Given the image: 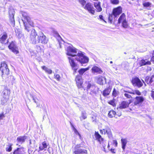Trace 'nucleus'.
<instances>
[{
  "label": "nucleus",
  "instance_id": "obj_1",
  "mask_svg": "<svg viewBox=\"0 0 154 154\" xmlns=\"http://www.w3.org/2000/svg\"><path fill=\"white\" fill-rule=\"evenodd\" d=\"M29 32L30 33V41L33 44L41 43L42 44H46L48 41V39L42 33L39 35H38L34 29H32Z\"/></svg>",
  "mask_w": 154,
  "mask_h": 154
},
{
  "label": "nucleus",
  "instance_id": "obj_2",
  "mask_svg": "<svg viewBox=\"0 0 154 154\" xmlns=\"http://www.w3.org/2000/svg\"><path fill=\"white\" fill-rule=\"evenodd\" d=\"M22 15L24 17V19H22V20L25 29L27 32H29L31 30V29H32L29 26H32L33 23L31 21L30 18L27 13L25 12H23Z\"/></svg>",
  "mask_w": 154,
  "mask_h": 154
},
{
  "label": "nucleus",
  "instance_id": "obj_3",
  "mask_svg": "<svg viewBox=\"0 0 154 154\" xmlns=\"http://www.w3.org/2000/svg\"><path fill=\"white\" fill-rule=\"evenodd\" d=\"M84 53L80 51L77 54V57L75 59L79 61L82 66H85L84 64L88 63L89 61V58L84 55Z\"/></svg>",
  "mask_w": 154,
  "mask_h": 154
},
{
  "label": "nucleus",
  "instance_id": "obj_4",
  "mask_svg": "<svg viewBox=\"0 0 154 154\" xmlns=\"http://www.w3.org/2000/svg\"><path fill=\"white\" fill-rule=\"evenodd\" d=\"M122 9L120 7L114 8L112 11V13L109 15L108 17V22L109 23H112L113 20V16L115 19L122 12Z\"/></svg>",
  "mask_w": 154,
  "mask_h": 154
},
{
  "label": "nucleus",
  "instance_id": "obj_5",
  "mask_svg": "<svg viewBox=\"0 0 154 154\" xmlns=\"http://www.w3.org/2000/svg\"><path fill=\"white\" fill-rule=\"evenodd\" d=\"M9 74V70L7 65L5 62H2L0 66V75H8Z\"/></svg>",
  "mask_w": 154,
  "mask_h": 154
},
{
  "label": "nucleus",
  "instance_id": "obj_6",
  "mask_svg": "<svg viewBox=\"0 0 154 154\" xmlns=\"http://www.w3.org/2000/svg\"><path fill=\"white\" fill-rule=\"evenodd\" d=\"M77 49L71 45L68 46L66 49L67 55L71 57H74L77 56L75 54L77 53Z\"/></svg>",
  "mask_w": 154,
  "mask_h": 154
},
{
  "label": "nucleus",
  "instance_id": "obj_7",
  "mask_svg": "<svg viewBox=\"0 0 154 154\" xmlns=\"http://www.w3.org/2000/svg\"><path fill=\"white\" fill-rule=\"evenodd\" d=\"M122 22V26L124 28H127L128 25L126 20L125 15L124 13H123L120 16L118 20L119 23H120Z\"/></svg>",
  "mask_w": 154,
  "mask_h": 154
},
{
  "label": "nucleus",
  "instance_id": "obj_8",
  "mask_svg": "<svg viewBox=\"0 0 154 154\" xmlns=\"http://www.w3.org/2000/svg\"><path fill=\"white\" fill-rule=\"evenodd\" d=\"M8 47L9 49L14 54H17L19 53L18 48L15 42L12 41L11 43H10Z\"/></svg>",
  "mask_w": 154,
  "mask_h": 154
},
{
  "label": "nucleus",
  "instance_id": "obj_9",
  "mask_svg": "<svg viewBox=\"0 0 154 154\" xmlns=\"http://www.w3.org/2000/svg\"><path fill=\"white\" fill-rule=\"evenodd\" d=\"M84 8L92 14H94L95 13L94 8L93 4L90 3H87L85 5Z\"/></svg>",
  "mask_w": 154,
  "mask_h": 154
},
{
  "label": "nucleus",
  "instance_id": "obj_10",
  "mask_svg": "<svg viewBox=\"0 0 154 154\" xmlns=\"http://www.w3.org/2000/svg\"><path fill=\"white\" fill-rule=\"evenodd\" d=\"M132 83L134 86H136L139 88L143 85L142 83L138 78L135 77L132 80Z\"/></svg>",
  "mask_w": 154,
  "mask_h": 154
},
{
  "label": "nucleus",
  "instance_id": "obj_11",
  "mask_svg": "<svg viewBox=\"0 0 154 154\" xmlns=\"http://www.w3.org/2000/svg\"><path fill=\"white\" fill-rule=\"evenodd\" d=\"M97 83L100 85H103L106 83V79L105 77L101 75H98L95 78Z\"/></svg>",
  "mask_w": 154,
  "mask_h": 154
},
{
  "label": "nucleus",
  "instance_id": "obj_12",
  "mask_svg": "<svg viewBox=\"0 0 154 154\" xmlns=\"http://www.w3.org/2000/svg\"><path fill=\"white\" fill-rule=\"evenodd\" d=\"M94 136L96 140H97L100 144H102L103 146L104 147L106 146L105 143H104L105 141L103 138L99 134L98 132H95Z\"/></svg>",
  "mask_w": 154,
  "mask_h": 154
},
{
  "label": "nucleus",
  "instance_id": "obj_13",
  "mask_svg": "<svg viewBox=\"0 0 154 154\" xmlns=\"http://www.w3.org/2000/svg\"><path fill=\"white\" fill-rule=\"evenodd\" d=\"M68 58L69 60L70 65L72 69L75 72H76L78 69V67L77 66V64L74 61V59L70 57H68Z\"/></svg>",
  "mask_w": 154,
  "mask_h": 154
},
{
  "label": "nucleus",
  "instance_id": "obj_14",
  "mask_svg": "<svg viewBox=\"0 0 154 154\" xmlns=\"http://www.w3.org/2000/svg\"><path fill=\"white\" fill-rule=\"evenodd\" d=\"M77 85L79 88H80L82 87L83 83L82 79L81 76L79 75H77L75 79Z\"/></svg>",
  "mask_w": 154,
  "mask_h": 154
},
{
  "label": "nucleus",
  "instance_id": "obj_15",
  "mask_svg": "<svg viewBox=\"0 0 154 154\" xmlns=\"http://www.w3.org/2000/svg\"><path fill=\"white\" fill-rule=\"evenodd\" d=\"M144 98L142 96H137L134 99V103L135 105H139L144 100Z\"/></svg>",
  "mask_w": 154,
  "mask_h": 154
},
{
  "label": "nucleus",
  "instance_id": "obj_16",
  "mask_svg": "<svg viewBox=\"0 0 154 154\" xmlns=\"http://www.w3.org/2000/svg\"><path fill=\"white\" fill-rule=\"evenodd\" d=\"M27 136L26 135L18 137L17 139V141L19 144H21L25 142Z\"/></svg>",
  "mask_w": 154,
  "mask_h": 154
},
{
  "label": "nucleus",
  "instance_id": "obj_17",
  "mask_svg": "<svg viewBox=\"0 0 154 154\" xmlns=\"http://www.w3.org/2000/svg\"><path fill=\"white\" fill-rule=\"evenodd\" d=\"M8 37L7 33L6 32L3 33V35L1 38H0V41L3 44H6L8 43V40L6 41Z\"/></svg>",
  "mask_w": 154,
  "mask_h": 154
},
{
  "label": "nucleus",
  "instance_id": "obj_18",
  "mask_svg": "<svg viewBox=\"0 0 154 154\" xmlns=\"http://www.w3.org/2000/svg\"><path fill=\"white\" fill-rule=\"evenodd\" d=\"M25 153L24 148L23 147L17 148L13 152V154H24Z\"/></svg>",
  "mask_w": 154,
  "mask_h": 154
},
{
  "label": "nucleus",
  "instance_id": "obj_19",
  "mask_svg": "<svg viewBox=\"0 0 154 154\" xmlns=\"http://www.w3.org/2000/svg\"><path fill=\"white\" fill-rule=\"evenodd\" d=\"M74 153L75 154H86L87 153V150L84 149H75Z\"/></svg>",
  "mask_w": 154,
  "mask_h": 154
},
{
  "label": "nucleus",
  "instance_id": "obj_20",
  "mask_svg": "<svg viewBox=\"0 0 154 154\" xmlns=\"http://www.w3.org/2000/svg\"><path fill=\"white\" fill-rule=\"evenodd\" d=\"M92 72L94 73H98L99 74H102L103 72L102 70L97 66H93L92 68Z\"/></svg>",
  "mask_w": 154,
  "mask_h": 154
},
{
  "label": "nucleus",
  "instance_id": "obj_21",
  "mask_svg": "<svg viewBox=\"0 0 154 154\" xmlns=\"http://www.w3.org/2000/svg\"><path fill=\"white\" fill-rule=\"evenodd\" d=\"M47 145L46 142L44 141L43 142L42 144H40L39 145V151H42L43 150H46V149L47 148Z\"/></svg>",
  "mask_w": 154,
  "mask_h": 154
},
{
  "label": "nucleus",
  "instance_id": "obj_22",
  "mask_svg": "<svg viewBox=\"0 0 154 154\" xmlns=\"http://www.w3.org/2000/svg\"><path fill=\"white\" fill-rule=\"evenodd\" d=\"M121 141L122 143V147L123 150L125 151L128 141L126 138H122Z\"/></svg>",
  "mask_w": 154,
  "mask_h": 154
},
{
  "label": "nucleus",
  "instance_id": "obj_23",
  "mask_svg": "<svg viewBox=\"0 0 154 154\" xmlns=\"http://www.w3.org/2000/svg\"><path fill=\"white\" fill-rule=\"evenodd\" d=\"M129 104L128 102L125 101H123L119 105V109H125L128 106Z\"/></svg>",
  "mask_w": 154,
  "mask_h": 154
},
{
  "label": "nucleus",
  "instance_id": "obj_24",
  "mask_svg": "<svg viewBox=\"0 0 154 154\" xmlns=\"http://www.w3.org/2000/svg\"><path fill=\"white\" fill-rule=\"evenodd\" d=\"M100 3L99 2H95L94 3V5L96 8L97 12H101L102 11V8L100 5Z\"/></svg>",
  "mask_w": 154,
  "mask_h": 154
},
{
  "label": "nucleus",
  "instance_id": "obj_25",
  "mask_svg": "<svg viewBox=\"0 0 154 154\" xmlns=\"http://www.w3.org/2000/svg\"><path fill=\"white\" fill-rule=\"evenodd\" d=\"M138 63L140 66H142L146 65H150L151 62L149 61H146L145 60L142 59Z\"/></svg>",
  "mask_w": 154,
  "mask_h": 154
},
{
  "label": "nucleus",
  "instance_id": "obj_26",
  "mask_svg": "<svg viewBox=\"0 0 154 154\" xmlns=\"http://www.w3.org/2000/svg\"><path fill=\"white\" fill-rule=\"evenodd\" d=\"M111 91V88L109 87L106 88L103 92V94L104 96H106L108 95Z\"/></svg>",
  "mask_w": 154,
  "mask_h": 154
},
{
  "label": "nucleus",
  "instance_id": "obj_27",
  "mask_svg": "<svg viewBox=\"0 0 154 154\" xmlns=\"http://www.w3.org/2000/svg\"><path fill=\"white\" fill-rule=\"evenodd\" d=\"M13 144L11 143H8L6 146L5 149L7 152H10L12 150Z\"/></svg>",
  "mask_w": 154,
  "mask_h": 154
},
{
  "label": "nucleus",
  "instance_id": "obj_28",
  "mask_svg": "<svg viewBox=\"0 0 154 154\" xmlns=\"http://www.w3.org/2000/svg\"><path fill=\"white\" fill-rule=\"evenodd\" d=\"M105 129V132L108 135L109 137H112V132L111 129L108 127L106 128Z\"/></svg>",
  "mask_w": 154,
  "mask_h": 154
},
{
  "label": "nucleus",
  "instance_id": "obj_29",
  "mask_svg": "<svg viewBox=\"0 0 154 154\" xmlns=\"http://www.w3.org/2000/svg\"><path fill=\"white\" fill-rule=\"evenodd\" d=\"M42 68L48 74H51L52 72V71L51 70L48 69L45 66H42Z\"/></svg>",
  "mask_w": 154,
  "mask_h": 154
},
{
  "label": "nucleus",
  "instance_id": "obj_30",
  "mask_svg": "<svg viewBox=\"0 0 154 154\" xmlns=\"http://www.w3.org/2000/svg\"><path fill=\"white\" fill-rule=\"evenodd\" d=\"M89 69V67H87L85 68H81L79 70L78 72L80 75H82L85 72L88 70Z\"/></svg>",
  "mask_w": 154,
  "mask_h": 154
},
{
  "label": "nucleus",
  "instance_id": "obj_31",
  "mask_svg": "<svg viewBox=\"0 0 154 154\" xmlns=\"http://www.w3.org/2000/svg\"><path fill=\"white\" fill-rule=\"evenodd\" d=\"M10 94V91L8 90H5L4 91L3 94L6 97H5L8 99H9V95Z\"/></svg>",
  "mask_w": 154,
  "mask_h": 154
},
{
  "label": "nucleus",
  "instance_id": "obj_32",
  "mask_svg": "<svg viewBox=\"0 0 154 154\" xmlns=\"http://www.w3.org/2000/svg\"><path fill=\"white\" fill-rule=\"evenodd\" d=\"M116 114V112L113 110H111L109 112L108 116L110 118H112L115 116Z\"/></svg>",
  "mask_w": 154,
  "mask_h": 154
},
{
  "label": "nucleus",
  "instance_id": "obj_33",
  "mask_svg": "<svg viewBox=\"0 0 154 154\" xmlns=\"http://www.w3.org/2000/svg\"><path fill=\"white\" fill-rule=\"evenodd\" d=\"M52 32L54 34V35L55 37H57L58 38H61L60 35H59L57 31H56L55 29H53Z\"/></svg>",
  "mask_w": 154,
  "mask_h": 154
},
{
  "label": "nucleus",
  "instance_id": "obj_34",
  "mask_svg": "<svg viewBox=\"0 0 154 154\" xmlns=\"http://www.w3.org/2000/svg\"><path fill=\"white\" fill-rule=\"evenodd\" d=\"M143 5L145 7H149L151 6V3L149 2H145L143 3Z\"/></svg>",
  "mask_w": 154,
  "mask_h": 154
},
{
  "label": "nucleus",
  "instance_id": "obj_35",
  "mask_svg": "<svg viewBox=\"0 0 154 154\" xmlns=\"http://www.w3.org/2000/svg\"><path fill=\"white\" fill-rule=\"evenodd\" d=\"M73 131H74L75 134L76 135H79V138L80 139H81V134L78 132V131L75 128H74L73 130Z\"/></svg>",
  "mask_w": 154,
  "mask_h": 154
},
{
  "label": "nucleus",
  "instance_id": "obj_36",
  "mask_svg": "<svg viewBox=\"0 0 154 154\" xmlns=\"http://www.w3.org/2000/svg\"><path fill=\"white\" fill-rule=\"evenodd\" d=\"M14 9H10L9 11V16L11 15V16L13 17V15H14Z\"/></svg>",
  "mask_w": 154,
  "mask_h": 154
},
{
  "label": "nucleus",
  "instance_id": "obj_37",
  "mask_svg": "<svg viewBox=\"0 0 154 154\" xmlns=\"http://www.w3.org/2000/svg\"><path fill=\"white\" fill-rule=\"evenodd\" d=\"M111 3L113 4H118L119 3V0H110Z\"/></svg>",
  "mask_w": 154,
  "mask_h": 154
},
{
  "label": "nucleus",
  "instance_id": "obj_38",
  "mask_svg": "<svg viewBox=\"0 0 154 154\" xmlns=\"http://www.w3.org/2000/svg\"><path fill=\"white\" fill-rule=\"evenodd\" d=\"M82 117L83 118V119H85L87 118L86 113L85 112H82Z\"/></svg>",
  "mask_w": 154,
  "mask_h": 154
},
{
  "label": "nucleus",
  "instance_id": "obj_39",
  "mask_svg": "<svg viewBox=\"0 0 154 154\" xmlns=\"http://www.w3.org/2000/svg\"><path fill=\"white\" fill-rule=\"evenodd\" d=\"M93 87V85L90 83H88L87 87V90H89L90 88Z\"/></svg>",
  "mask_w": 154,
  "mask_h": 154
},
{
  "label": "nucleus",
  "instance_id": "obj_40",
  "mask_svg": "<svg viewBox=\"0 0 154 154\" xmlns=\"http://www.w3.org/2000/svg\"><path fill=\"white\" fill-rule=\"evenodd\" d=\"M136 94L137 95H140L141 93L138 90H134V94Z\"/></svg>",
  "mask_w": 154,
  "mask_h": 154
},
{
  "label": "nucleus",
  "instance_id": "obj_41",
  "mask_svg": "<svg viewBox=\"0 0 154 154\" xmlns=\"http://www.w3.org/2000/svg\"><path fill=\"white\" fill-rule=\"evenodd\" d=\"M117 94V92L116 90L114 88L112 92V95L115 97H116Z\"/></svg>",
  "mask_w": 154,
  "mask_h": 154
},
{
  "label": "nucleus",
  "instance_id": "obj_42",
  "mask_svg": "<svg viewBox=\"0 0 154 154\" xmlns=\"http://www.w3.org/2000/svg\"><path fill=\"white\" fill-rule=\"evenodd\" d=\"M79 2L83 6H84L86 3L85 0H79Z\"/></svg>",
  "mask_w": 154,
  "mask_h": 154
},
{
  "label": "nucleus",
  "instance_id": "obj_43",
  "mask_svg": "<svg viewBox=\"0 0 154 154\" xmlns=\"http://www.w3.org/2000/svg\"><path fill=\"white\" fill-rule=\"evenodd\" d=\"M124 95L127 98L130 99L132 98L131 96L128 94L125 93L124 94Z\"/></svg>",
  "mask_w": 154,
  "mask_h": 154
},
{
  "label": "nucleus",
  "instance_id": "obj_44",
  "mask_svg": "<svg viewBox=\"0 0 154 154\" xmlns=\"http://www.w3.org/2000/svg\"><path fill=\"white\" fill-rule=\"evenodd\" d=\"M109 103V104L112 105L113 106H114L115 105V104L114 99H113L112 100L110 101Z\"/></svg>",
  "mask_w": 154,
  "mask_h": 154
},
{
  "label": "nucleus",
  "instance_id": "obj_45",
  "mask_svg": "<svg viewBox=\"0 0 154 154\" xmlns=\"http://www.w3.org/2000/svg\"><path fill=\"white\" fill-rule=\"evenodd\" d=\"M54 77L57 80L59 81L60 79V75L58 74H56V75H54Z\"/></svg>",
  "mask_w": 154,
  "mask_h": 154
},
{
  "label": "nucleus",
  "instance_id": "obj_46",
  "mask_svg": "<svg viewBox=\"0 0 154 154\" xmlns=\"http://www.w3.org/2000/svg\"><path fill=\"white\" fill-rule=\"evenodd\" d=\"M14 15H13V17L11 16V15L9 16L10 17V19L11 21V22L12 23H14Z\"/></svg>",
  "mask_w": 154,
  "mask_h": 154
},
{
  "label": "nucleus",
  "instance_id": "obj_47",
  "mask_svg": "<svg viewBox=\"0 0 154 154\" xmlns=\"http://www.w3.org/2000/svg\"><path fill=\"white\" fill-rule=\"evenodd\" d=\"M124 92H125L128 93L129 94H133L134 90H132L131 91L124 90Z\"/></svg>",
  "mask_w": 154,
  "mask_h": 154
},
{
  "label": "nucleus",
  "instance_id": "obj_48",
  "mask_svg": "<svg viewBox=\"0 0 154 154\" xmlns=\"http://www.w3.org/2000/svg\"><path fill=\"white\" fill-rule=\"evenodd\" d=\"M81 146V144H78L76 145L75 147V149H80V147H82Z\"/></svg>",
  "mask_w": 154,
  "mask_h": 154
},
{
  "label": "nucleus",
  "instance_id": "obj_49",
  "mask_svg": "<svg viewBox=\"0 0 154 154\" xmlns=\"http://www.w3.org/2000/svg\"><path fill=\"white\" fill-rule=\"evenodd\" d=\"M5 117V115L3 113L0 114V121L3 119V118Z\"/></svg>",
  "mask_w": 154,
  "mask_h": 154
},
{
  "label": "nucleus",
  "instance_id": "obj_50",
  "mask_svg": "<svg viewBox=\"0 0 154 154\" xmlns=\"http://www.w3.org/2000/svg\"><path fill=\"white\" fill-rule=\"evenodd\" d=\"M100 133L102 134H106L105 129H103V130H100Z\"/></svg>",
  "mask_w": 154,
  "mask_h": 154
},
{
  "label": "nucleus",
  "instance_id": "obj_51",
  "mask_svg": "<svg viewBox=\"0 0 154 154\" xmlns=\"http://www.w3.org/2000/svg\"><path fill=\"white\" fill-rule=\"evenodd\" d=\"M113 143L115 145V146H117V142L116 140H114L113 141Z\"/></svg>",
  "mask_w": 154,
  "mask_h": 154
},
{
  "label": "nucleus",
  "instance_id": "obj_52",
  "mask_svg": "<svg viewBox=\"0 0 154 154\" xmlns=\"http://www.w3.org/2000/svg\"><path fill=\"white\" fill-rule=\"evenodd\" d=\"M99 17L101 20H103L105 22H106V21L105 20H104L103 19V17L102 15H99Z\"/></svg>",
  "mask_w": 154,
  "mask_h": 154
},
{
  "label": "nucleus",
  "instance_id": "obj_53",
  "mask_svg": "<svg viewBox=\"0 0 154 154\" xmlns=\"http://www.w3.org/2000/svg\"><path fill=\"white\" fill-rule=\"evenodd\" d=\"M151 96L152 99L154 100V91H151Z\"/></svg>",
  "mask_w": 154,
  "mask_h": 154
},
{
  "label": "nucleus",
  "instance_id": "obj_54",
  "mask_svg": "<svg viewBox=\"0 0 154 154\" xmlns=\"http://www.w3.org/2000/svg\"><path fill=\"white\" fill-rule=\"evenodd\" d=\"M31 97L32 99V100H33V101L35 103H37V102L36 101V100H35V98H36L37 99V98L36 97H35L34 96H31Z\"/></svg>",
  "mask_w": 154,
  "mask_h": 154
},
{
  "label": "nucleus",
  "instance_id": "obj_55",
  "mask_svg": "<svg viewBox=\"0 0 154 154\" xmlns=\"http://www.w3.org/2000/svg\"><path fill=\"white\" fill-rule=\"evenodd\" d=\"M150 79V77L149 76H146L145 78V81L146 82H148L149 81V79Z\"/></svg>",
  "mask_w": 154,
  "mask_h": 154
},
{
  "label": "nucleus",
  "instance_id": "obj_56",
  "mask_svg": "<svg viewBox=\"0 0 154 154\" xmlns=\"http://www.w3.org/2000/svg\"><path fill=\"white\" fill-rule=\"evenodd\" d=\"M149 79H150L149 82V84H151L153 82V80H152L153 79H152V78L150 77Z\"/></svg>",
  "mask_w": 154,
  "mask_h": 154
},
{
  "label": "nucleus",
  "instance_id": "obj_57",
  "mask_svg": "<svg viewBox=\"0 0 154 154\" xmlns=\"http://www.w3.org/2000/svg\"><path fill=\"white\" fill-rule=\"evenodd\" d=\"M3 44L1 43V42L0 41V50L3 49V48L2 47V46Z\"/></svg>",
  "mask_w": 154,
  "mask_h": 154
},
{
  "label": "nucleus",
  "instance_id": "obj_58",
  "mask_svg": "<svg viewBox=\"0 0 154 154\" xmlns=\"http://www.w3.org/2000/svg\"><path fill=\"white\" fill-rule=\"evenodd\" d=\"M110 151L113 153H116V152L115 151V149H110Z\"/></svg>",
  "mask_w": 154,
  "mask_h": 154
},
{
  "label": "nucleus",
  "instance_id": "obj_59",
  "mask_svg": "<svg viewBox=\"0 0 154 154\" xmlns=\"http://www.w3.org/2000/svg\"><path fill=\"white\" fill-rule=\"evenodd\" d=\"M152 56L151 59V61L153 60L154 59V51H153Z\"/></svg>",
  "mask_w": 154,
  "mask_h": 154
},
{
  "label": "nucleus",
  "instance_id": "obj_60",
  "mask_svg": "<svg viewBox=\"0 0 154 154\" xmlns=\"http://www.w3.org/2000/svg\"><path fill=\"white\" fill-rule=\"evenodd\" d=\"M70 124L71 127L72 128V130H73L74 128H75V127H74V125L72 124L71 122H70Z\"/></svg>",
  "mask_w": 154,
  "mask_h": 154
},
{
  "label": "nucleus",
  "instance_id": "obj_61",
  "mask_svg": "<svg viewBox=\"0 0 154 154\" xmlns=\"http://www.w3.org/2000/svg\"><path fill=\"white\" fill-rule=\"evenodd\" d=\"M70 124L71 127L72 128V130H73L74 128H75V127H74V125L72 124L71 122H70Z\"/></svg>",
  "mask_w": 154,
  "mask_h": 154
},
{
  "label": "nucleus",
  "instance_id": "obj_62",
  "mask_svg": "<svg viewBox=\"0 0 154 154\" xmlns=\"http://www.w3.org/2000/svg\"><path fill=\"white\" fill-rule=\"evenodd\" d=\"M29 144L30 145H31L32 144V143H31V140L30 139L29 140Z\"/></svg>",
  "mask_w": 154,
  "mask_h": 154
},
{
  "label": "nucleus",
  "instance_id": "obj_63",
  "mask_svg": "<svg viewBox=\"0 0 154 154\" xmlns=\"http://www.w3.org/2000/svg\"><path fill=\"white\" fill-rule=\"evenodd\" d=\"M151 77L152 78V79H153L154 78V75H152Z\"/></svg>",
  "mask_w": 154,
  "mask_h": 154
},
{
  "label": "nucleus",
  "instance_id": "obj_64",
  "mask_svg": "<svg viewBox=\"0 0 154 154\" xmlns=\"http://www.w3.org/2000/svg\"><path fill=\"white\" fill-rule=\"evenodd\" d=\"M110 64H112L113 63V62L112 61H110Z\"/></svg>",
  "mask_w": 154,
  "mask_h": 154
}]
</instances>
